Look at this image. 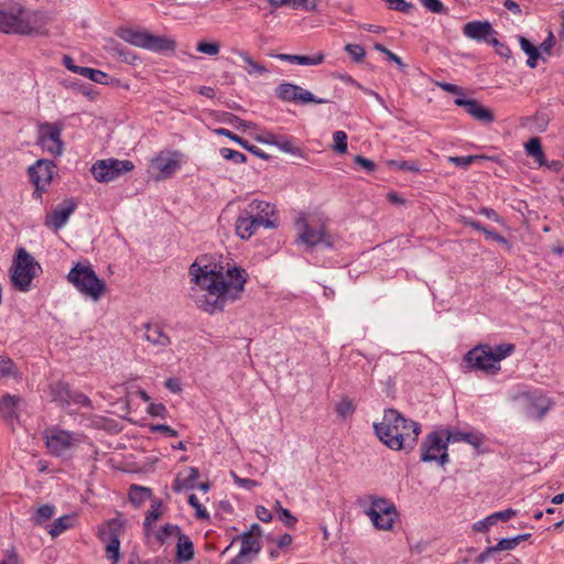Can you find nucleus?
I'll return each mask as SVG.
<instances>
[{"label":"nucleus","instance_id":"1","mask_svg":"<svg viewBox=\"0 0 564 564\" xmlns=\"http://www.w3.org/2000/svg\"><path fill=\"white\" fill-rule=\"evenodd\" d=\"M193 285L189 296L202 311L215 314L223 312L225 306L238 300L247 282L248 274L239 267L199 265L193 262L188 270Z\"/></svg>","mask_w":564,"mask_h":564},{"label":"nucleus","instance_id":"2","mask_svg":"<svg viewBox=\"0 0 564 564\" xmlns=\"http://www.w3.org/2000/svg\"><path fill=\"white\" fill-rule=\"evenodd\" d=\"M379 440L393 451L412 449L421 433L417 422L404 417L395 409L384 411L382 421L373 424Z\"/></svg>","mask_w":564,"mask_h":564},{"label":"nucleus","instance_id":"3","mask_svg":"<svg viewBox=\"0 0 564 564\" xmlns=\"http://www.w3.org/2000/svg\"><path fill=\"white\" fill-rule=\"evenodd\" d=\"M0 32L7 34H41L42 24L36 14L29 13L17 2L0 3Z\"/></svg>","mask_w":564,"mask_h":564},{"label":"nucleus","instance_id":"4","mask_svg":"<svg viewBox=\"0 0 564 564\" xmlns=\"http://www.w3.org/2000/svg\"><path fill=\"white\" fill-rule=\"evenodd\" d=\"M513 350V344H500L495 347L480 345L469 350L465 359L473 368L495 373L500 369V361Z\"/></svg>","mask_w":564,"mask_h":564},{"label":"nucleus","instance_id":"5","mask_svg":"<svg viewBox=\"0 0 564 564\" xmlns=\"http://www.w3.org/2000/svg\"><path fill=\"white\" fill-rule=\"evenodd\" d=\"M117 35L130 45L144 48L154 53L173 52L176 48V42L165 35H155L147 30L121 28Z\"/></svg>","mask_w":564,"mask_h":564},{"label":"nucleus","instance_id":"6","mask_svg":"<svg viewBox=\"0 0 564 564\" xmlns=\"http://www.w3.org/2000/svg\"><path fill=\"white\" fill-rule=\"evenodd\" d=\"M68 281L84 295L98 301L106 292V283L90 264L76 263L67 274Z\"/></svg>","mask_w":564,"mask_h":564},{"label":"nucleus","instance_id":"7","mask_svg":"<svg viewBox=\"0 0 564 564\" xmlns=\"http://www.w3.org/2000/svg\"><path fill=\"white\" fill-rule=\"evenodd\" d=\"M39 271L41 267L35 259L24 248H19L11 275L13 285L20 291H28Z\"/></svg>","mask_w":564,"mask_h":564},{"label":"nucleus","instance_id":"8","mask_svg":"<svg viewBox=\"0 0 564 564\" xmlns=\"http://www.w3.org/2000/svg\"><path fill=\"white\" fill-rule=\"evenodd\" d=\"M447 445L444 430L430 433L421 445V460L437 462L444 466L448 463Z\"/></svg>","mask_w":564,"mask_h":564},{"label":"nucleus","instance_id":"9","mask_svg":"<svg viewBox=\"0 0 564 564\" xmlns=\"http://www.w3.org/2000/svg\"><path fill=\"white\" fill-rule=\"evenodd\" d=\"M62 130L61 122H41L37 126V144L54 158L63 153Z\"/></svg>","mask_w":564,"mask_h":564},{"label":"nucleus","instance_id":"10","mask_svg":"<svg viewBox=\"0 0 564 564\" xmlns=\"http://www.w3.org/2000/svg\"><path fill=\"white\" fill-rule=\"evenodd\" d=\"M133 167V163L129 160L107 159L95 162L90 171L97 182L108 183L132 171Z\"/></svg>","mask_w":564,"mask_h":564},{"label":"nucleus","instance_id":"11","mask_svg":"<svg viewBox=\"0 0 564 564\" xmlns=\"http://www.w3.org/2000/svg\"><path fill=\"white\" fill-rule=\"evenodd\" d=\"M246 215H249L258 227L275 229L279 227L275 206L261 199H252L245 208Z\"/></svg>","mask_w":564,"mask_h":564},{"label":"nucleus","instance_id":"12","mask_svg":"<svg viewBox=\"0 0 564 564\" xmlns=\"http://www.w3.org/2000/svg\"><path fill=\"white\" fill-rule=\"evenodd\" d=\"M123 529V522L116 518L107 522L105 527L99 528V539L106 544L107 557L117 564L120 558V534Z\"/></svg>","mask_w":564,"mask_h":564},{"label":"nucleus","instance_id":"13","mask_svg":"<svg viewBox=\"0 0 564 564\" xmlns=\"http://www.w3.org/2000/svg\"><path fill=\"white\" fill-rule=\"evenodd\" d=\"M373 525L379 530H391L397 514L395 507L383 498L372 499L371 506L366 510Z\"/></svg>","mask_w":564,"mask_h":564},{"label":"nucleus","instance_id":"14","mask_svg":"<svg viewBox=\"0 0 564 564\" xmlns=\"http://www.w3.org/2000/svg\"><path fill=\"white\" fill-rule=\"evenodd\" d=\"M297 238L296 242L306 245L308 248H313L318 243H324L326 247H332V241L327 237L323 227H312L305 217H299L296 219Z\"/></svg>","mask_w":564,"mask_h":564},{"label":"nucleus","instance_id":"15","mask_svg":"<svg viewBox=\"0 0 564 564\" xmlns=\"http://www.w3.org/2000/svg\"><path fill=\"white\" fill-rule=\"evenodd\" d=\"M181 167V154L178 152H161L151 160V169L154 178L166 180Z\"/></svg>","mask_w":564,"mask_h":564},{"label":"nucleus","instance_id":"16","mask_svg":"<svg viewBox=\"0 0 564 564\" xmlns=\"http://www.w3.org/2000/svg\"><path fill=\"white\" fill-rule=\"evenodd\" d=\"M55 164L45 159L39 160L34 165L30 166L29 175L36 186V189L44 191L53 178Z\"/></svg>","mask_w":564,"mask_h":564},{"label":"nucleus","instance_id":"17","mask_svg":"<svg viewBox=\"0 0 564 564\" xmlns=\"http://www.w3.org/2000/svg\"><path fill=\"white\" fill-rule=\"evenodd\" d=\"M76 203L73 199H66L59 204L51 214L45 218V226L54 231L64 227L70 215L75 212Z\"/></svg>","mask_w":564,"mask_h":564},{"label":"nucleus","instance_id":"18","mask_svg":"<svg viewBox=\"0 0 564 564\" xmlns=\"http://www.w3.org/2000/svg\"><path fill=\"white\" fill-rule=\"evenodd\" d=\"M521 400L523 412L531 420H541L551 408L550 400L541 395L523 394Z\"/></svg>","mask_w":564,"mask_h":564},{"label":"nucleus","instance_id":"19","mask_svg":"<svg viewBox=\"0 0 564 564\" xmlns=\"http://www.w3.org/2000/svg\"><path fill=\"white\" fill-rule=\"evenodd\" d=\"M75 443L76 438L67 431H56L46 436V446L55 456L65 455Z\"/></svg>","mask_w":564,"mask_h":564},{"label":"nucleus","instance_id":"20","mask_svg":"<svg viewBox=\"0 0 564 564\" xmlns=\"http://www.w3.org/2000/svg\"><path fill=\"white\" fill-rule=\"evenodd\" d=\"M454 102L456 106L463 107L468 115L480 122L490 123L495 119L492 111L489 108L484 107L475 99H465L458 97Z\"/></svg>","mask_w":564,"mask_h":564},{"label":"nucleus","instance_id":"21","mask_svg":"<svg viewBox=\"0 0 564 564\" xmlns=\"http://www.w3.org/2000/svg\"><path fill=\"white\" fill-rule=\"evenodd\" d=\"M463 33L468 39L490 43V36L496 32L488 21H473L464 25Z\"/></svg>","mask_w":564,"mask_h":564},{"label":"nucleus","instance_id":"22","mask_svg":"<svg viewBox=\"0 0 564 564\" xmlns=\"http://www.w3.org/2000/svg\"><path fill=\"white\" fill-rule=\"evenodd\" d=\"M241 547L239 554L228 564H246V557L250 554L258 555L261 551V541L250 533H242L240 536Z\"/></svg>","mask_w":564,"mask_h":564},{"label":"nucleus","instance_id":"23","mask_svg":"<svg viewBox=\"0 0 564 564\" xmlns=\"http://www.w3.org/2000/svg\"><path fill=\"white\" fill-rule=\"evenodd\" d=\"M142 338L158 348V350H163L171 344L170 337L158 324H145Z\"/></svg>","mask_w":564,"mask_h":564},{"label":"nucleus","instance_id":"24","mask_svg":"<svg viewBox=\"0 0 564 564\" xmlns=\"http://www.w3.org/2000/svg\"><path fill=\"white\" fill-rule=\"evenodd\" d=\"M258 229L259 227L254 220L249 217V215H246V212L242 209L235 223L236 235L242 240H248L257 232Z\"/></svg>","mask_w":564,"mask_h":564},{"label":"nucleus","instance_id":"25","mask_svg":"<svg viewBox=\"0 0 564 564\" xmlns=\"http://www.w3.org/2000/svg\"><path fill=\"white\" fill-rule=\"evenodd\" d=\"M517 511L509 508L502 511L495 512L485 519L477 521L473 524L474 531L477 532H486L490 527L495 525L498 521H507L513 516H516Z\"/></svg>","mask_w":564,"mask_h":564},{"label":"nucleus","instance_id":"26","mask_svg":"<svg viewBox=\"0 0 564 564\" xmlns=\"http://www.w3.org/2000/svg\"><path fill=\"white\" fill-rule=\"evenodd\" d=\"M215 133H217L218 135H224V137L229 138L230 140H232L236 143L240 144L242 148H245L246 150H248L249 152H251L252 154H254L258 158H261L263 160H268L269 159V155L267 153H264L261 149H259L256 145L249 144L247 140L240 138L239 135L234 134L231 131H229V130H227L225 128L216 129Z\"/></svg>","mask_w":564,"mask_h":564},{"label":"nucleus","instance_id":"27","mask_svg":"<svg viewBox=\"0 0 564 564\" xmlns=\"http://www.w3.org/2000/svg\"><path fill=\"white\" fill-rule=\"evenodd\" d=\"M275 57L280 61L295 63L299 65H319L324 62V58H325L323 53H317L313 56L276 54Z\"/></svg>","mask_w":564,"mask_h":564},{"label":"nucleus","instance_id":"28","mask_svg":"<svg viewBox=\"0 0 564 564\" xmlns=\"http://www.w3.org/2000/svg\"><path fill=\"white\" fill-rule=\"evenodd\" d=\"M444 435L447 436V441L449 442H466L474 447H479L482 443V437L474 432H451L448 430H444Z\"/></svg>","mask_w":564,"mask_h":564},{"label":"nucleus","instance_id":"29","mask_svg":"<svg viewBox=\"0 0 564 564\" xmlns=\"http://www.w3.org/2000/svg\"><path fill=\"white\" fill-rule=\"evenodd\" d=\"M194 557V545L191 539L181 533L177 536V544H176V558L180 562H187L191 561Z\"/></svg>","mask_w":564,"mask_h":564},{"label":"nucleus","instance_id":"30","mask_svg":"<svg viewBox=\"0 0 564 564\" xmlns=\"http://www.w3.org/2000/svg\"><path fill=\"white\" fill-rule=\"evenodd\" d=\"M188 475L184 478L178 475L173 484V490L176 492L182 491L183 489H193L196 487L195 481L197 480L199 473L196 467H189L187 469Z\"/></svg>","mask_w":564,"mask_h":564},{"label":"nucleus","instance_id":"31","mask_svg":"<svg viewBox=\"0 0 564 564\" xmlns=\"http://www.w3.org/2000/svg\"><path fill=\"white\" fill-rule=\"evenodd\" d=\"M527 154L535 160L542 166L545 164V156L539 138H532L525 143Z\"/></svg>","mask_w":564,"mask_h":564},{"label":"nucleus","instance_id":"32","mask_svg":"<svg viewBox=\"0 0 564 564\" xmlns=\"http://www.w3.org/2000/svg\"><path fill=\"white\" fill-rule=\"evenodd\" d=\"M152 491L148 487L132 485L129 489V499L134 506H140L145 500L150 499Z\"/></svg>","mask_w":564,"mask_h":564},{"label":"nucleus","instance_id":"33","mask_svg":"<svg viewBox=\"0 0 564 564\" xmlns=\"http://www.w3.org/2000/svg\"><path fill=\"white\" fill-rule=\"evenodd\" d=\"M519 43L522 51L529 56L527 61L528 66L534 68L536 66L538 58L540 57L538 47L524 36L519 37Z\"/></svg>","mask_w":564,"mask_h":564},{"label":"nucleus","instance_id":"34","mask_svg":"<svg viewBox=\"0 0 564 564\" xmlns=\"http://www.w3.org/2000/svg\"><path fill=\"white\" fill-rule=\"evenodd\" d=\"M301 87L290 83L280 84L276 87V96L283 101H296L297 91Z\"/></svg>","mask_w":564,"mask_h":564},{"label":"nucleus","instance_id":"35","mask_svg":"<svg viewBox=\"0 0 564 564\" xmlns=\"http://www.w3.org/2000/svg\"><path fill=\"white\" fill-rule=\"evenodd\" d=\"M79 75L83 76V77H86V78H89L90 80L97 83V84H102V85H108L109 84V79H110V76L99 69H94V68H89V67H82V69H79Z\"/></svg>","mask_w":564,"mask_h":564},{"label":"nucleus","instance_id":"36","mask_svg":"<svg viewBox=\"0 0 564 564\" xmlns=\"http://www.w3.org/2000/svg\"><path fill=\"white\" fill-rule=\"evenodd\" d=\"M238 55L248 65L247 72L249 75H252V74L263 75L269 72L264 65H261V64L257 63L256 61H253L252 57L247 52L239 51Z\"/></svg>","mask_w":564,"mask_h":564},{"label":"nucleus","instance_id":"37","mask_svg":"<svg viewBox=\"0 0 564 564\" xmlns=\"http://www.w3.org/2000/svg\"><path fill=\"white\" fill-rule=\"evenodd\" d=\"M21 399L17 395L6 394L0 400V410L4 412L6 416L12 417L14 409L20 403Z\"/></svg>","mask_w":564,"mask_h":564},{"label":"nucleus","instance_id":"38","mask_svg":"<svg viewBox=\"0 0 564 564\" xmlns=\"http://www.w3.org/2000/svg\"><path fill=\"white\" fill-rule=\"evenodd\" d=\"M162 503L160 500L154 501L151 505L150 510L147 512L143 525L145 531H149L153 523L162 516L161 511Z\"/></svg>","mask_w":564,"mask_h":564},{"label":"nucleus","instance_id":"39","mask_svg":"<svg viewBox=\"0 0 564 564\" xmlns=\"http://www.w3.org/2000/svg\"><path fill=\"white\" fill-rule=\"evenodd\" d=\"M72 517L70 516H63L57 518L51 525V529L48 533L52 535V538H56L59 534H62L64 531H66L70 527Z\"/></svg>","mask_w":564,"mask_h":564},{"label":"nucleus","instance_id":"40","mask_svg":"<svg viewBox=\"0 0 564 564\" xmlns=\"http://www.w3.org/2000/svg\"><path fill=\"white\" fill-rule=\"evenodd\" d=\"M55 513L54 506L43 505L37 508L35 514L33 516V521L35 524H42L48 519H51Z\"/></svg>","mask_w":564,"mask_h":564},{"label":"nucleus","instance_id":"41","mask_svg":"<svg viewBox=\"0 0 564 564\" xmlns=\"http://www.w3.org/2000/svg\"><path fill=\"white\" fill-rule=\"evenodd\" d=\"M181 529L178 525L176 524H170V523H166L164 524L161 530L158 532L156 534V540L160 542V543H165L166 540L172 536V535H175V536H178L181 534Z\"/></svg>","mask_w":564,"mask_h":564},{"label":"nucleus","instance_id":"42","mask_svg":"<svg viewBox=\"0 0 564 564\" xmlns=\"http://www.w3.org/2000/svg\"><path fill=\"white\" fill-rule=\"evenodd\" d=\"M276 148L282 152L290 153L293 155H301V149L296 147L292 139L285 137H279Z\"/></svg>","mask_w":564,"mask_h":564},{"label":"nucleus","instance_id":"43","mask_svg":"<svg viewBox=\"0 0 564 564\" xmlns=\"http://www.w3.org/2000/svg\"><path fill=\"white\" fill-rule=\"evenodd\" d=\"M196 51L202 54H206L209 56H215L220 51V44L219 42H207V41H200L196 45Z\"/></svg>","mask_w":564,"mask_h":564},{"label":"nucleus","instance_id":"44","mask_svg":"<svg viewBox=\"0 0 564 564\" xmlns=\"http://www.w3.org/2000/svg\"><path fill=\"white\" fill-rule=\"evenodd\" d=\"M335 411L339 417H346L355 412V405L348 398H343L335 406Z\"/></svg>","mask_w":564,"mask_h":564},{"label":"nucleus","instance_id":"45","mask_svg":"<svg viewBox=\"0 0 564 564\" xmlns=\"http://www.w3.org/2000/svg\"><path fill=\"white\" fill-rule=\"evenodd\" d=\"M334 150L340 154L347 152V134L344 131H335L333 134Z\"/></svg>","mask_w":564,"mask_h":564},{"label":"nucleus","instance_id":"46","mask_svg":"<svg viewBox=\"0 0 564 564\" xmlns=\"http://www.w3.org/2000/svg\"><path fill=\"white\" fill-rule=\"evenodd\" d=\"M220 154L224 159L230 160L237 164H241L247 161V156L243 153L229 148H221Z\"/></svg>","mask_w":564,"mask_h":564},{"label":"nucleus","instance_id":"47","mask_svg":"<svg viewBox=\"0 0 564 564\" xmlns=\"http://www.w3.org/2000/svg\"><path fill=\"white\" fill-rule=\"evenodd\" d=\"M297 94L299 95L296 97L295 102H302V104H307V102L326 104V102H328L327 99L316 98L311 91L305 90L302 87H301V90L297 91Z\"/></svg>","mask_w":564,"mask_h":564},{"label":"nucleus","instance_id":"48","mask_svg":"<svg viewBox=\"0 0 564 564\" xmlns=\"http://www.w3.org/2000/svg\"><path fill=\"white\" fill-rule=\"evenodd\" d=\"M345 51L350 55L352 61L356 63H360L366 55L365 48L358 44H347L345 46Z\"/></svg>","mask_w":564,"mask_h":564},{"label":"nucleus","instance_id":"49","mask_svg":"<svg viewBox=\"0 0 564 564\" xmlns=\"http://www.w3.org/2000/svg\"><path fill=\"white\" fill-rule=\"evenodd\" d=\"M484 158L485 156H481V155H466V156H451L448 160L456 166L467 167L471 163H474L478 160H481Z\"/></svg>","mask_w":564,"mask_h":564},{"label":"nucleus","instance_id":"50","mask_svg":"<svg viewBox=\"0 0 564 564\" xmlns=\"http://www.w3.org/2000/svg\"><path fill=\"white\" fill-rule=\"evenodd\" d=\"M373 47L378 52L383 53L388 57V59L394 62L401 70H404L405 64L402 62V59L397 54L389 51L384 45H382L380 43H376Z\"/></svg>","mask_w":564,"mask_h":564},{"label":"nucleus","instance_id":"51","mask_svg":"<svg viewBox=\"0 0 564 564\" xmlns=\"http://www.w3.org/2000/svg\"><path fill=\"white\" fill-rule=\"evenodd\" d=\"M113 51L116 52V54H118L120 57H122V61L126 63H129L131 65H137L138 63H140L139 56H137L135 54H133L130 51L124 50L121 46H115Z\"/></svg>","mask_w":564,"mask_h":564},{"label":"nucleus","instance_id":"52","mask_svg":"<svg viewBox=\"0 0 564 564\" xmlns=\"http://www.w3.org/2000/svg\"><path fill=\"white\" fill-rule=\"evenodd\" d=\"M388 165L395 166L399 170H406V171H411V172H415V173L420 172L419 164L413 161L390 160V161H388Z\"/></svg>","mask_w":564,"mask_h":564},{"label":"nucleus","instance_id":"53","mask_svg":"<svg viewBox=\"0 0 564 564\" xmlns=\"http://www.w3.org/2000/svg\"><path fill=\"white\" fill-rule=\"evenodd\" d=\"M188 503L196 510V517L198 519H207L209 517L207 510L200 505L196 495L192 494L188 496Z\"/></svg>","mask_w":564,"mask_h":564},{"label":"nucleus","instance_id":"54","mask_svg":"<svg viewBox=\"0 0 564 564\" xmlns=\"http://www.w3.org/2000/svg\"><path fill=\"white\" fill-rule=\"evenodd\" d=\"M348 82L351 83L357 88H359L364 94L375 97V99L382 106V108L384 110H387V111L389 110L387 105H386V102H384V100H383V98L378 93H376V91H373V90H371L369 88L364 87L362 85H360L358 82H356L351 77H349Z\"/></svg>","mask_w":564,"mask_h":564},{"label":"nucleus","instance_id":"55","mask_svg":"<svg viewBox=\"0 0 564 564\" xmlns=\"http://www.w3.org/2000/svg\"><path fill=\"white\" fill-rule=\"evenodd\" d=\"M268 2L274 9L285 6H291L292 8L296 9L304 6L307 0H268Z\"/></svg>","mask_w":564,"mask_h":564},{"label":"nucleus","instance_id":"56","mask_svg":"<svg viewBox=\"0 0 564 564\" xmlns=\"http://www.w3.org/2000/svg\"><path fill=\"white\" fill-rule=\"evenodd\" d=\"M389 8L392 10L400 11L402 13H409L413 9V4L404 0H386Z\"/></svg>","mask_w":564,"mask_h":564},{"label":"nucleus","instance_id":"57","mask_svg":"<svg viewBox=\"0 0 564 564\" xmlns=\"http://www.w3.org/2000/svg\"><path fill=\"white\" fill-rule=\"evenodd\" d=\"M421 4L433 13H444L446 9L440 0H420Z\"/></svg>","mask_w":564,"mask_h":564},{"label":"nucleus","instance_id":"58","mask_svg":"<svg viewBox=\"0 0 564 564\" xmlns=\"http://www.w3.org/2000/svg\"><path fill=\"white\" fill-rule=\"evenodd\" d=\"M14 368L12 360L0 357V378L12 376Z\"/></svg>","mask_w":564,"mask_h":564},{"label":"nucleus","instance_id":"59","mask_svg":"<svg viewBox=\"0 0 564 564\" xmlns=\"http://www.w3.org/2000/svg\"><path fill=\"white\" fill-rule=\"evenodd\" d=\"M354 162L356 165L365 169L367 172L371 173L376 171V163L369 159H366L361 155H356L354 158Z\"/></svg>","mask_w":564,"mask_h":564},{"label":"nucleus","instance_id":"60","mask_svg":"<svg viewBox=\"0 0 564 564\" xmlns=\"http://www.w3.org/2000/svg\"><path fill=\"white\" fill-rule=\"evenodd\" d=\"M278 517L288 528H294L297 521V519L290 512L289 509H281Z\"/></svg>","mask_w":564,"mask_h":564},{"label":"nucleus","instance_id":"61","mask_svg":"<svg viewBox=\"0 0 564 564\" xmlns=\"http://www.w3.org/2000/svg\"><path fill=\"white\" fill-rule=\"evenodd\" d=\"M517 542L516 539L509 538V539H501L496 545H494L495 552L498 551H507V550H513L516 549Z\"/></svg>","mask_w":564,"mask_h":564},{"label":"nucleus","instance_id":"62","mask_svg":"<svg viewBox=\"0 0 564 564\" xmlns=\"http://www.w3.org/2000/svg\"><path fill=\"white\" fill-rule=\"evenodd\" d=\"M231 476L234 478L235 484H237L240 487L251 489L258 485L257 481L249 479V478H240L237 476L234 471H231Z\"/></svg>","mask_w":564,"mask_h":564},{"label":"nucleus","instance_id":"63","mask_svg":"<svg viewBox=\"0 0 564 564\" xmlns=\"http://www.w3.org/2000/svg\"><path fill=\"white\" fill-rule=\"evenodd\" d=\"M148 413L153 416L163 417L166 413V408L162 403H150V405L148 408Z\"/></svg>","mask_w":564,"mask_h":564},{"label":"nucleus","instance_id":"64","mask_svg":"<svg viewBox=\"0 0 564 564\" xmlns=\"http://www.w3.org/2000/svg\"><path fill=\"white\" fill-rule=\"evenodd\" d=\"M0 564H19V556L14 547L7 551L6 557Z\"/></svg>","mask_w":564,"mask_h":564}]
</instances>
